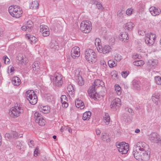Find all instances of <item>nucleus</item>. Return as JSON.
Here are the masks:
<instances>
[{
    "mask_svg": "<svg viewBox=\"0 0 161 161\" xmlns=\"http://www.w3.org/2000/svg\"><path fill=\"white\" fill-rule=\"evenodd\" d=\"M62 103V106L63 108H66L68 107V103L66 102H65L64 103H63V102L61 103Z\"/></svg>",
    "mask_w": 161,
    "mask_h": 161,
    "instance_id": "obj_57",
    "label": "nucleus"
},
{
    "mask_svg": "<svg viewBox=\"0 0 161 161\" xmlns=\"http://www.w3.org/2000/svg\"><path fill=\"white\" fill-rule=\"evenodd\" d=\"M44 97L48 102H52L53 99V96L50 94H45Z\"/></svg>",
    "mask_w": 161,
    "mask_h": 161,
    "instance_id": "obj_36",
    "label": "nucleus"
},
{
    "mask_svg": "<svg viewBox=\"0 0 161 161\" xmlns=\"http://www.w3.org/2000/svg\"><path fill=\"white\" fill-rule=\"evenodd\" d=\"M3 59L4 60V63L6 64V62L8 63L9 61V59L8 58L7 56H6L3 57Z\"/></svg>",
    "mask_w": 161,
    "mask_h": 161,
    "instance_id": "obj_54",
    "label": "nucleus"
},
{
    "mask_svg": "<svg viewBox=\"0 0 161 161\" xmlns=\"http://www.w3.org/2000/svg\"><path fill=\"white\" fill-rule=\"evenodd\" d=\"M68 129V127L64 126H62L60 129V131L61 132H63L64 130L67 131Z\"/></svg>",
    "mask_w": 161,
    "mask_h": 161,
    "instance_id": "obj_51",
    "label": "nucleus"
},
{
    "mask_svg": "<svg viewBox=\"0 0 161 161\" xmlns=\"http://www.w3.org/2000/svg\"><path fill=\"white\" fill-rule=\"evenodd\" d=\"M12 84L15 86H18L20 83V80L19 77L15 76L13 77L12 80Z\"/></svg>",
    "mask_w": 161,
    "mask_h": 161,
    "instance_id": "obj_26",
    "label": "nucleus"
},
{
    "mask_svg": "<svg viewBox=\"0 0 161 161\" xmlns=\"http://www.w3.org/2000/svg\"><path fill=\"white\" fill-rule=\"evenodd\" d=\"M100 64L103 65L104 67L105 68L107 65L106 64V62L104 60H101L100 62Z\"/></svg>",
    "mask_w": 161,
    "mask_h": 161,
    "instance_id": "obj_55",
    "label": "nucleus"
},
{
    "mask_svg": "<svg viewBox=\"0 0 161 161\" xmlns=\"http://www.w3.org/2000/svg\"><path fill=\"white\" fill-rule=\"evenodd\" d=\"M8 12L12 16L15 18L19 17L23 12L19 7L16 5L10 6L8 8Z\"/></svg>",
    "mask_w": 161,
    "mask_h": 161,
    "instance_id": "obj_2",
    "label": "nucleus"
},
{
    "mask_svg": "<svg viewBox=\"0 0 161 161\" xmlns=\"http://www.w3.org/2000/svg\"><path fill=\"white\" fill-rule=\"evenodd\" d=\"M25 96L29 103L32 105L35 104L37 102V97L32 90H28L25 92Z\"/></svg>",
    "mask_w": 161,
    "mask_h": 161,
    "instance_id": "obj_3",
    "label": "nucleus"
},
{
    "mask_svg": "<svg viewBox=\"0 0 161 161\" xmlns=\"http://www.w3.org/2000/svg\"><path fill=\"white\" fill-rule=\"evenodd\" d=\"M76 79L77 80L78 83L79 85L80 86H82L84 84V81L82 78L81 76H80V75H78L76 77Z\"/></svg>",
    "mask_w": 161,
    "mask_h": 161,
    "instance_id": "obj_34",
    "label": "nucleus"
},
{
    "mask_svg": "<svg viewBox=\"0 0 161 161\" xmlns=\"http://www.w3.org/2000/svg\"><path fill=\"white\" fill-rule=\"evenodd\" d=\"M133 86L134 89L136 90H140V87L139 83V82L136 80H133L132 82Z\"/></svg>",
    "mask_w": 161,
    "mask_h": 161,
    "instance_id": "obj_29",
    "label": "nucleus"
},
{
    "mask_svg": "<svg viewBox=\"0 0 161 161\" xmlns=\"http://www.w3.org/2000/svg\"><path fill=\"white\" fill-rule=\"evenodd\" d=\"M27 37L31 43H35L37 41V38L33 36L29 35H27Z\"/></svg>",
    "mask_w": 161,
    "mask_h": 161,
    "instance_id": "obj_33",
    "label": "nucleus"
},
{
    "mask_svg": "<svg viewBox=\"0 0 161 161\" xmlns=\"http://www.w3.org/2000/svg\"><path fill=\"white\" fill-rule=\"evenodd\" d=\"M50 47L52 51H55L58 50L59 46L58 43L54 40L52 41L50 44Z\"/></svg>",
    "mask_w": 161,
    "mask_h": 161,
    "instance_id": "obj_20",
    "label": "nucleus"
},
{
    "mask_svg": "<svg viewBox=\"0 0 161 161\" xmlns=\"http://www.w3.org/2000/svg\"><path fill=\"white\" fill-rule=\"evenodd\" d=\"M21 144L19 142V144H17L16 147L17 148H18L19 149H21Z\"/></svg>",
    "mask_w": 161,
    "mask_h": 161,
    "instance_id": "obj_61",
    "label": "nucleus"
},
{
    "mask_svg": "<svg viewBox=\"0 0 161 161\" xmlns=\"http://www.w3.org/2000/svg\"><path fill=\"white\" fill-rule=\"evenodd\" d=\"M85 58L89 63H95L97 60L94 51L90 49H87L85 52Z\"/></svg>",
    "mask_w": 161,
    "mask_h": 161,
    "instance_id": "obj_4",
    "label": "nucleus"
},
{
    "mask_svg": "<svg viewBox=\"0 0 161 161\" xmlns=\"http://www.w3.org/2000/svg\"><path fill=\"white\" fill-rule=\"evenodd\" d=\"M133 64L136 66H142L144 64V62L142 60H137L133 62Z\"/></svg>",
    "mask_w": 161,
    "mask_h": 161,
    "instance_id": "obj_37",
    "label": "nucleus"
},
{
    "mask_svg": "<svg viewBox=\"0 0 161 161\" xmlns=\"http://www.w3.org/2000/svg\"><path fill=\"white\" fill-rule=\"evenodd\" d=\"M133 11V9L132 8L128 9L126 12V14L128 15H130Z\"/></svg>",
    "mask_w": 161,
    "mask_h": 161,
    "instance_id": "obj_47",
    "label": "nucleus"
},
{
    "mask_svg": "<svg viewBox=\"0 0 161 161\" xmlns=\"http://www.w3.org/2000/svg\"><path fill=\"white\" fill-rule=\"evenodd\" d=\"M69 93L72 94L73 93V92H74V90L72 86L71 85H69L67 87Z\"/></svg>",
    "mask_w": 161,
    "mask_h": 161,
    "instance_id": "obj_40",
    "label": "nucleus"
},
{
    "mask_svg": "<svg viewBox=\"0 0 161 161\" xmlns=\"http://www.w3.org/2000/svg\"><path fill=\"white\" fill-rule=\"evenodd\" d=\"M150 11L151 14L154 16L159 15L160 12V9L155 7H152L150 8Z\"/></svg>",
    "mask_w": 161,
    "mask_h": 161,
    "instance_id": "obj_18",
    "label": "nucleus"
},
{
    "mask_svg": "<svg viewBox=\"0 0 161 161\" xmlns=\"http://www.w3.org/2000/svg\"><path fill=\"white\" fill-rule=\"evenodd\" d=\"M39 110L44 114H47L49 112L50 107L48 106H43L40 104L38 106Z\"/></svg>",
    "mask_w": 161,
    "mask_h": 161,
    "instance_id": "obj_19",
    "label": "nucleus"
},
{
    "mask_svg": "<svg viewBox=\"0 0 161 161\" xmlns=\"http://www.w3.org/2000/svg\"><path fill=\"white\" fill-rule=\"evenodd\" d=\"M35 116L36 120L37 119L39 120V119L42 118V117L41 113L37 112L35 113Z\"/></svg>",
    "mask_w": 161,
    "mask_h": 161,
    "instance_id": "obj_41",
    "label": "nucleus"
},
{
    "mask_svg": "<svg viewBox=\"0 0 161 161\" xmlns=\"http://www.w3.org/2000/svg\"><path fill=\"white\" fill-rule=\"evenodd\" d=\"M87 92L88 96L96 101L98 100L101 97H103L102 96H100L97 93L96 90H94H94H88Z\"/></svg>",
    "mask_w": 161,
    "mask_h": 161,
    "instance_id": "obj_13",
    "label": "nucleus"
},
{
    "mask_svg": "<svg viewBox=\"0 0 161 161\" xmlns=\"http://www.w3.org/2000/svg\"><path fill=\"white\" fill-rule=\"evenodd\" d=\"M39 120L37 119L36 120V123H37L39 125L43 126L45 125V121L44 119L42 117V118L39 119Z\"/></svg>",
    "mask_w": 161,
    "mask_h": 161,
    "instance_id": "obj_35",
    "label": "nucleus"
},
{
    "mask_svg": "<svg viewBox=\"0 0 161 161\" xmlns=\"http://www.w3.org/2000/svg\"><path fill=\"white\" fill-rule=\"evenodd\" d=\"M129 71H123L121 72V75L123 77L125 78L129 74Z\"/></svg>",
    "mask_w": 161,
    "mask_h": 161,
    "instance_id": "obj_46",
    "label": "nucleus"
},
{
    "mask_svg": "<svg viewBox=\"0 0 161 161\" xmlns=\"http://www.w3.org/2000/svg\"><path fill=\"white\" fill-rule=\"evenodd\" d=\"M26 27L27 28V31H28V32H30L32 30V29L33 27H32L31 26H30L28 25V26L26 25Z\"/></svg>",
    "mask_w": 161,
    "mask_h": 161,
    "instance_id": "obj_58",
    "label": "nucleus"
},
{
    "mask_svg": "<svg viewBox=\"0 0 161 161\" xmlns=\"http://www.w3.org/2000/svg\"><path fill=\"white\" fill-rule=\"evenodd\" d=\"M75 104L77 108H80L81 109H83L85 107L83 102L78 99L75 100Z\"/></svg>",
    "mask_w": 161,
    "mask_h": 161,
    "instance_id": "obj_23",
    "label": "nucleus"
},
{
    "mask_svg": "<svg viewBox=\"0 0 161 161\" xmlns=\"http://www.w3.org/2000/svg\"><path fill=\"white\" fill-rule=\"evenodd\" d=\"M159 94L158 93H155L153 94L152 99L153 102L156 105L158 104V101L159 99Z\"/></svg>",
    "mask_w": 161,
    "mask_h": 161,
    "instance_id": "obj_24",
    "label": "nucleus"
},
{
    "mask_svg": "<svg viewBox=\"0 0 161 161\" xmlns=\"http://www.w3.org/2000/svg\"><path fill=\"white\" fill-rule=\"evenodd\" d=\"M134 24L132 22H130L125 24L123 25L124 29L129 31H131L134 27Z\"/></svg>",
    "mask_w": 161,
    "mask_h": 161,
    "instance_id": "obj_22",
    "label": "nucleus"
},
{
    "mask_svg": "<svg viewBox=\"0 0 161 161\" xmlns=\"http://www.w3.org/2000/svg\"><path fill=\"white\" fill-rule=\"evenodd\" d=\"M101 48L99 47V48H97L98 51L100 52H102L104 54L108 53L111 50V48L110 46L108 45H105L103 47H102Z\"/></svg>",
    "mask_w": 161,
    "mask_h": 161,
    "instance_id": "obj_16",
    "label": "nucleus"
},
{
    "mask_svg": "<svg viewBox=\"0 0 161 161\" xmlns=\"http://www.w3.org/2000/svg\"><path fill=\"white\" fill-rule=\"evenodd\" d=\"M110 119L109 116L107 113L105 114V116L103 117L104 122L106 125H108L110 122Z\"/></svg>",
    "mask_w": 161,
    "mask_h": 161,
    "instance_id": "obj_32",
    "label": "nucleus"
},
{
    "mask_svg": "<svg viewBox=\"0 0 161 161\" xmlns=\"http://www.w3.org/2000/svg\"><path fill=\"white\" fill-rule=\"evenodd\" d=\"M108 64L110 68L114 67H115L117 65L116 62H115L113 60H110L108 62Z\"/></svg>",
    "mask_w": 161,
    "mask_h": 161,
    "instance_id": "obj_39",
    "label": "nucleus"
},
{
    "mask_svg": "<svg viewBox=\"0 0 161 161\" xmlns=\"http://www.w3.org/2000/svg\"><path fill=\"white\" fill-rule=\"evenodd\" d=\"M33 22H32V21L31 20H29L27 21V23L26 25H27V26L28 25L29 26L33 27Z\"/></svg>",
    "mask_w": 161,
    "mask_h": 161,
    "instance_id": "obj_53",
    "label": "nucleus"
},
{
    "mask_svg": "<svg viewBox=\"0 0 161 161\" xmlns=\"http://www.w3.org/2000/svg\"><path fill=\"white\" fill-rule=\"evenodd\" d=\"M91 115V113L89 111H87L84 113L83 115L82 119L84 120H89Z\"/></svg>",
    "mask_w": 161,
    "mask_h": 161,
    "instance_id": "obj_28",
    "label": "nucleus"
},
{
    "mask_svg": "<svg viewBox=\"0 0 161 161\" xmlns=\"http://www.w3.org/2000/svg\"><path fill=\"white\" fill-rule=\"evenodd\" d=\"M23 109L20 106H16L12 108L10 110L9 114L10 116L14 118H15L18 116L20 113H23Z\"/></svg>",
    "mask_w": 161,
    "mask_h": 161,
    "instance_id": "obj_5",
    "label": "nucleus"
},
{
    "mask_svg": "<svg viewBox=\"0 0 161 161\" xmlns=\"http://www.w3.org/2000/svg\"><path fill=\"white\" fill-rule=\"evenodd\" d=\"M156 60H150L147 64V70L150 71L151 69H153L154 66L156 65Z\"/></svg>",
    "mask_w": 161,
    "mask_h": 161,
    "instance_id": "obj_25",
    "label": "nucleus"
},
{
    "mask_svg": "<svg viewBox=\"0 0 161 161\" xmlns=\"http://www.w3.org/2000/svg\"><path fill=\"white\" fill-rule=\"evenodd\" d=\"M102 83H103V82L101 80H95L92 85L90 87L88 90H96V89L98 87L99 85H101Z\"/></svg>",
    "mask_w": 161,
    "mask_h": 161,
    "instance_id": "obj_17",
    "label": "nucleus"
},
{
    "mask_svg": "<svg viewBox=\"0 0 161 161\" xmlns=\"http://www.w3.org/2000/svg\"><path fill=\"white\" fill-rule=\"evenodd\" d=\"M40 63L38 61H35L32 65V68L33 70L38 71L40 68Z\"/></svg>",
    "mask_w": 161,
    "mask_h": 161,
    "instance_id": "obj_31",
    "label": "nucleus"
},
{
    "mask_svg": "<svg viewBox=\"0 0 161 161\" xmlns=\"http://www.w3.org/2000/svg\"><path fill=\"white\" fill-rule=\"evenodd\" d=\"M155 82L158 85H161V77L159 76L155 77Z\"/></svg>",
    "mask_w": 161,
    "mask_h": 161,
    "instance_id": "obj_43",
    "label": "nucleus"
},
{
    "mask_svg": "<svg viewBox=\"0 0 161 161\" xmlns=\"http://www.w3.org/2000/svg\"><path fill=\"white\" fill-rule=\"evenodd\" d=\"M17 59L19 61V63L21 65H22L23 64L26 63L25 61L24 57L23 56L22 53H19L18 54L17 57Z\"/></svg>",
    "mask_w": 161,
    "mask_h": 161,
    "instance_id": "obj_27",
    "label": "nucleus"
},
{
    "mask_svg": "<svg viewBox=\"0 0 161 161\" xmlns=\"http://www.w3.org/2000/svg\"><path fill=\"white\" fill-rule=\"evenodd\" d=\"M116 146L119 151L122 154H126L129 149V144L124 142L120 143L117 142Z\"/></svg>",
    "mask_w": 161,
    "mask_h": 161,
    "instance_id": "obj_6",
    "label": "nucleus"
},
{
    "mask_svg": "<svg viewBox=\"0 0 161 161\" xmlns=\"http://www.w3.org/2000/svg\"><path fill=\"white\" fill-rule=\"evenodd\" d=\"M149 146L144 142H139L137 143L135 149L133 152L135 158L139 161H146L150 157Z\"/></svg>",
    "mask_w": 161,
    "mask_h": 161,
    "instance_id": "obj_1",
    "label": "nucleus"
},
{
    "mask_svg": "<svg viewBox=\"0 0 161 161\" xmlns=\"http://www.w3.org/2000/svg\"><path fill=\"white\" fill-rule=\"evenodd\" d=\"M51 76L53 77L54 83L57 86H62L63 83L62 80V76L58 73L55 74L53 76Z\"/></svg>",
    "mask_w": 161,
    "mask_h": 161,
    "instance_id": "obj_9",
    "label": "nucleus"
},
{
    "mask_svg": "<svg viewBox=\"0 0 161 161\" xmlns=\"http://www.w3.org/2000/svg\"><path fill=\"white\" fill-rule=\"evenodd\" d=\"M28 145L30 147H32L34 146V142L32 140H30L29 142H28Z\"/></svg>",
    "mask_w": 161,
    "mask_h": 161,
    "instance_id": "obj_52",
    "label": "nucleus"
},
{
    "mask_svg": "<svg viewBox=\"0 0 161 161\" xmlns=\"http://www.w3.org/2000/svg\"><path fill=\"white\" fill-rule=\"evenodd\" d=\"M39 4L37 1L32 2L30 4V8L32 9H37L38 8Z\"/></svg>",
    "mask_w": 161,
    "mask_h": 161,
    "instance_id": "obj_30",
    "label": "nucleus"
},
{
    "mask_svg": "<svg viewBox=\"0 0 161 161\" xmlns=\"http://www.w3.org/2000/svg\"><path fill=\"white\" fill-rule=\"evenodd\" d=\"M96 133L97 135H99L101 133L100 131L98 130H96Z\"/></svg>",
    "mask_w": 161,
    "mask_h": 161,
    "instance_id": "obj_64",
    "label": "nucleus"
},
{
    "mask_svg": "<svg viewBox=\"0 0 161 161\" xmlns=\"http://www.w3.org/2000/svg\"><path fill=\"white\" fill-rule=\"evenodd\" d=\"M156 38V36L154 34L151 33L147 34L145 38V42L149 45H152L154 43Z\"/></svg>",
    "mask_w": 161,
    "mask_h": 161,
    "instance_id": "obj_8",
    "label": "nucleus"
},
{
    "mask_svg": "<svg viewBox=\"0 0 161 161\" xmlns=\"http://www.w3.org/2000/svg\"><path fill=\"white\" fill-rule=\"evenodd\" d=\"M39 151V148L38 147H36L34 151V155L35 157H36L38 154H39L38 151Z\"/></svg>",
    "mask_w": 161,
    "mask_h": 161,
    "instance_id": "obj_49",
    "label": "nucleus"
},
{
    "mask_svg": "<svg viewBox=\"0 0 161 161\" xmlns=\"http://www.w3.org/2000/svg\"><path fill=\"white\" fill-rule=\"evenodd\" d=\"M98 2V1L96 0H92L90 1V3L92 4L96 5L97 4Z\"/></svg>",
    "mask_w": 161,
    "mask_h": 161,
    "instance_id": "obj_59",
    "label": "nucleus"
},
{
    "mask_svg": "<svg viewBox=\"0 0 161 161\" xmlns=\"http://www.w3.org/2000/svg\"><path fill=\"white\" fill-rule=\"evenodd\" d=\"M145 33V32H143V31H138V34L140 35H143Z\"/></svg>",
    "mask_w": 161,
    "mask_h": 161,
    "instance_id": "obj_62",
    "label": "nucleus"
},
{
    "mask_svg": "<svg viewBox=\"0 0 161 161\" xmlns=\"http://www.w3.org/2000/svg\"><path fill=\"white\" fill-rule=\"evenodd\" d=\"M21 29L24 31H27V28L26 25L23 26L21 27Z\"/></svg>",
    "mask_w": 161,
    "mask_h": 161,
    "instance_id": "obj_60",
    "label": "nucleus"
},
{
    "mask_svg": "<svg viewBox=\"0 0 161 161\" xmlns=\"http://www.w3.org/2000/svg\"><path fill=\"white\" fill-rule=\"evenodd\" d=\"M40 31L42 33V35L43 36L46 37L49 35V29L47 26L42 25L40 26Z\"/></svg>",
    "mask_w": 161,
    "mask_h": 161,
    "instance_id": "obj_15",
    "label": "nucleus"
},
{
    "mask_svg": "<svg viewBox=\"0 0 161 161\" xmlns=\"http://www.w3.org/2000/svg\"><path fill=\"white\" fill-rule=\"evenodd\" d=\"M114 58L117 61H120L122 59V56L119 54H116Z\"/></svg>",
    "mask_w": 161,
    "mask_h": 161,
    "instance_id": "obj_45",
    "label": "nucleus"
},
{
    "mask_svg": "<svg viewBox=\"0 0 161 161\" xmlns=\"http://www.w3.org/2000/svg\"><path fill=\"white\" fill-rule=\"evenodd\" d=\"M115 90L118 95H120L121 93V90L120 87L118 85H115Z\"/></svg>",
    "mask_w": 161,
    "mask_h": 161,
    "instance_id": "obj_38",
    "label": "nucleus"
},
{
    "mask_svg": "<svg viewBox=\"0 0 161 161\" xmlns=\"http://www.w3.org/2000/svg\"><path fill=\"white\" fill-rule=\"evenodd\" d=\"M97 6V7L99 9H100L101 10H102L103 9V7L102 4L101 3H99V2H98L97 4L96 5Z\"/></svg>",
    "mask_w": 161,
    "mask_h": 161,
    "instance_id": "obj_48",
    "label": "nucleus"
},
{
    "mask_svg": "<svg viewBox=\"0 0 161 161\" xmlns=\"http://www.w3.org/2000/svg\"><path fill=\"white\" fill-rule=\"evenodd\" d=\"M109 136L108 134L107 133L105 134L104 135H103L102 137V140L103 141H105L106 140L108 137Z\"/></svg>",
    "mask_w": 161,
    "mask_h": 161,
    "instance_id": "obj_50",
    "label": "nucleus"
},
{
    "mask_svg": "<svg viewBox=\"0 0 161 161\" xmlns=\"http://www.w3.org/2000/svg\"><path fill=\"white\" fill-rule=\"evenodd\" d=\"M15 69H14V68L12 66L10 68V72H12Z\"/></svg>",
    "mask_w": 161,
    "mask_h": 161,
    "instance_id": "obj_63",
    "label": "nucleus"
},
{
    "mask_svg": "<svg viewBox=\"0 0 161 161\" xmlns=\"http://www.w3.org/2000/svg\"><path fill=\"white\" fill-rule=\"evenodd\" d=\"M19 135L18 132L14 131H11L5 135V137L8 141L17 139L19 138Z\"/></svg>",
    "mask_w": 161,
    "mask_h": 161,
    "instance_id": "obj_10",
    "label": "nucleus"
},
{
    "mask_svg": "<svg viewBox=\"0 0 161 161\" xmlns=\"http://www.w3.org/2000/svg\"><path fill=\"white\" fill-rule=\"evenodd\" d=\"M149 139L151 141L154 143L161 144V138L159 135L156 133H152L149 136Z\"/></svg>",
    "mask_w": 161,
    "mask_h": 161,
    "instance_id": "obj_11",
    "label": "nucleus"
},
{
    "mask_svg": "<svg viewBox=\"0 0 161 161\" xmlns=\"http://www.w3.org/2000/svg\"><path fill=\"white\" fill-rule=\"evenodd\" d=\"M121 104V100L119 98H116L111 102L110 105L111 108L113 110L118 108Z\"/></svg>",
    "mask_w": 161,
    "mask_h": 161,
    "instance_id": "obj_12",
    "label": "nucleus"
},
{
    "mask_svg": "<svg viewBox=\"0 0 161 161\" xmlns=\"http://www.w3.org/2000/svg\"><path fill=\"white\" fill-rule=\"evenodd\" d=\"M79 50V48L77 46H75L72 49L71 55L73 58H75L76 57H78L80 56V54Z\"/></svg>",
    "mask_w": 161,
    "mask_h": 161,
    "instance_id": "obj_14",
    "label": "nucleus"
},
{
    "mask_svg": "<svg viewBox=\"0 0 161 161\" xmlns=\"http://www.w3.org/2000/svg\"><path fill=\"white\" fill-rule=\"evenodd\" d=\"M119 38V40H122L125 42H127L129 39L128 34L126 32H122L120 33Z\"/></svg>",
    "mask_w": 161,
    "mask_h": 161,
    "instance_id": "obj_21",
    "label": "nucleus"
},
{
    "mask_svg": "<svg viewBox=\"0 0 161 161\" xmlns=\"http://www.w3.org/2000/svg\"><path fill=\"white\" fill-rule=\"evenodd\" d=\"M101 41L98 38H97L95 40V43L96 46H98V48H99V47H102V46L100 45ZM98 48H97V49Z\"/></svg>",
    "mask_w": 161,
    "mask_h": 161,
    "instance_id": "obj_42",
    "label": "nucleus"
},
{
    "mask_svg": "<svg viewBox=\"0 0 161 161\" xmlns=\"http://www.w3.org/2000/svg\"><path fill=\"white\" fill-rule=\"evenodd\" d=\"M60 98L61 103L63 102V103H64L67 101V98L66 96L65 95H63L61 96Z\"/></svg>",
    "mask_w": 161,
    "mask_h": 161,
    "instance_id": "obj_44",
    "label": "nucleus"
},
{
    "mask_svg": "<svg viewBox=\"0 0 161 161\" xmlns=\"http://www.w3.org/2000/svg\"><path fill=\"white\" fill-rule=\"evenodd\" d=\"M117 15L118 17L120 18L122 17H123V13H122V11H119L117 12Z\"/></svg>",
    "mask_w": 161,
    "mask_h": 161,
    "instance_id": "obj_56",
    "label": "nucleus"
},
{
    "mask_svg": "<svg viewBox=\"0 0 161 161\" xmlns=\"http://www.w3.org/2000/svg\"><path fill=\"white\" fill-rule=\"evenodd\" d=\"M92 29L91 22L84 21L82 22L80 25V29L84 33H89Z\"/></svg>",
    "mask_w": 161,
    "mask_h": 161,
    "instance_id": "obj_7",
    "label": "nucleus"
}]
</instances>
